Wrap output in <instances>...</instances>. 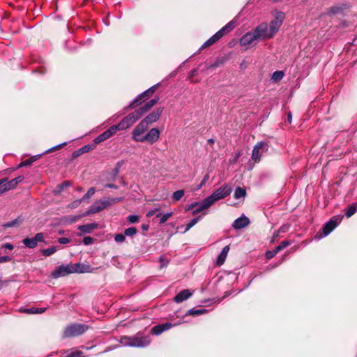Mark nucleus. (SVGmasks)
Listing matches in <instances>:
<instances>
[{
  "mask_svg": "<svg viewBox=\"0 0 357 357\" xmlns=\"http://www.w3.org/2000/svg\"><path fill=\"white\" fill-rule=\"evenodd\" d=\"M284 19V14L282 12H276L275 19L269 24L262 22L254 29L259 40H265L273 38L282 24Z\"/></svg>",
  "mask_w": 357,
  "mask_h": 357,
  "instance_id": "1",
  "label": "nucleus"
},
{
  "mask_svg": "<svg viewBox=\"0 0 357 357\" xmlns=\"http://www.w3.org/2000/svg\"><path fill=\"white\" fill-rule=\"evenodd\" d=\"M116 340L121 346L144 347L151 342L149 336H116Z\"/></svg>",
  "mask_w": 357,
  "mask_h": 357,
  "instance_id": "2",
  "label": "nucleus"
},
{
  "mask_svg": "<svg viewBox=\"0 0 357 357\" xmlns=\"http://www.w3.org/2000/svg\"><path fill=\"white\" fill-rule=\"evenodd\" d=\"M123 197H115V198H106L98 200L95 202L84 213L85 215H88L93 213H97L107 206H111L113 204L118 203L123 200Z\"/></svg>",
  "mask_w": 357,
  "mask_h": 357,
  "instance_id": "3",
  "label": "nucleus"
},
{
  "mask_svg": "<svg viewBox=\"0 0 357 357\" xmlns=\"http://www.w3.org/2000/svg\"><path fill=\"white\" fill-rule=\"evenodd\" d=\"M236 26V22L234 21H230L225 26H224L222 29H220L217 33H215L213 36H211L208 40H207L202 46L201 49L208 47L217 41H218L223 36L229 33L231 30H233Z\"/></svg>",
  "mask_w": 357,
  "mask_h": 357,
  "instance_id": "4",
  "label": "nucleus"
},
{
  "mask_svg": "<svg viewBox=\"0 0 357 357\" xmlns=\"http://www.w3.org/2000/svg\"><path fill=\"white\" fill-rule=\"evenodd\" d=\"M236 26V22L234 21H230L225 26H224L222 29H220L217 33H215L213 36H211L208 40H207L202 46L201 49L208 47L217 41H218L223 36L229 33L231 30H233Z\"/></svg>",
  "mask_w": 357,
  "mask_h": 357,
  "instance_id": "5",
  "label": "nucleus"
},
{
  "mask_svg": "<svg viewBox=\"0 0 357 357\" xmlns=\"http://www.w3.org/2000/svg\"><path fill=\"white\" fill-rule=\"evenodd\" d=\"M142 116V113L138 109H136L128 114L117 125H114V126L116 131L126 130L132 126Z\"/></svg>",
  "mask_w": 357,
  "mask_h": 357,
  "instance_id": "6",
  "label": "nucleus"
},
{
  "mask_svg": "<svg viewBox=\"0 0 357 357\" xmlns=\"http://www.w3.org/2000/svg\"><path fill=\"white\" fill-rule=\"evenodd\" d=\"M231 192V188L225 184L215 190L210 196L206 197V205L212 206L215 202L224 199Z\"/></svg>",
  "mask_w": 357,
  "mask_h": 357,
  "instance_id": "7",
  "label": "nucleus"
},
{
  "mask_svg": "<svg viewBox=\"0 0 357 357\" xmlns=\"http://www.w3.org/2000/svg\"><path fill=\"white\" fill-rule=\"evenodd\" d=\"M89 328L88 325L82 323H75L67 326L64 335H82Z\"/></svg>",
  "mask_w": 357,
  "mask_h": 357,
  "instance_id": "8",
  "label": "nucleus"
},
{
  "mask_svg": "<svg viewBox=\"0 0 357 357\" xmlns=\"http://www.w3.org/2000/svg\"><path fill=\"white\" fill-rule=\"evenodd\" d=\"M147 123L144 122L142 120L137 126L133 129L132 132V138L137 142L142 143V139L145 135V132L148 129Z\"/></svg>",
  "mask_w": 357,
  "mask_h": 357,
  "instance_id": "9",
  "label": "nucleus"
},
{
  "mask_svg": "<svg viewBox=\"0 0 357 357\" xmlns=\"http://www.w3.org/2000/svg\"><path fill=\"white\" fill-rule=\"evenodd\" d=\"M268 144L265 142H258L253 148L252 151V159L255 162H259L261 159V155L268 151Z\"/></svg>",
  "mask_w": 357,
  "mask_h": 357,
  "instance_id": "10",
  "label": "nucleus"
},
{
  "mask_svg": "<svg viewBox=\"0 0 357 357\" xmlns=\"http://www.w3.org/2000/svg\"><path fill=\"white\" fill-rule=\"evenodd\" d=\"M342 216L339 215L333 217L329 221L326 222L322 228L324 236H328L341 222Z\"/></svg>",
  "mask_w": 357,
  "mask_h": 357,
  "instance_id": "11",
  "label": "nucleus"
},
{
  "mask_svg": "<svg viewBox=\"0 0 357 357\" xmlns=\"http://www.w3.org/2000/svg\"><path fill=\"white\" fill-rule=\"evenodd\" d=\"M259 41L255 29L247 32L240 39V45L243 47L248 45H255Z\"/></svg>",
  "mask_w": 357,
  "mask_h": 357,
  "instance_id": "12",
  "label": "nucleus"
},
{
  "mask_svg": "<svg viewBox=\"0 0 357 357\" xmlns=\"http://www.w3.org/2000/svg\"><path fill=\"white\" fill-rule=\"evenodd\" d=\"M38 242H44L46 243L43 233H37L33 238H25L22 240L23 244L31 249L35 248L38 245Z\"/></svg>",
  "mask_w": 357,
  "mask_h": 357,
  "instance_id": "13",
  "label": "nucleus"
},
{
  "mask_svg": "<svg viewBox=\"0 0 357 357\" xmlns=\"http://www.w3.org/2000/svg\"><path fill=\"white\" fill-rule=\"evenodd\" d=\"M160 132L158 128H151L144 136L142 142H147L150 144H153L158 142L160 138Z\"/></svg>",
  "mask_w": 357,
  "mask_h": 357,
  "instance_id": "14",
  "label": "nucleus"
},
{
  "mask_svg": "<svg viewBox=\"0 0 357 357\" xmlns=\"http://www.w3.org/2000/svg\"><path fill=\"white\" fill-rule=\"evenodd\" d=\"M71 273L70 265H61L57 266L54 271L51 273V278L57 279L61 277H64Z\"/></svg>",
  "mask_w": 357,
  "mask_h": 357,
  "instance_id": "15",
  "label": "nucleus"
},
{
  "mask_svg": "<svg viewBox=\"0 0 357 357\" xmlns=\"http://www.w3.org/2000/svg\"><path fill=\"white\" fill-rule=\"evenodd\" d=\"M116 132V130L114 126L109 127L107 130L99 135L97 137L93 139L95 144H98L100 142L105 141L112 136H113Z\"/></svg>",
  "mask_w": 357,
  "mask_h": 357,
  "instance_id": "16",
  "label": "nucleus"
},
{
  "mask_svg": "<svg viewBox=\"0 0 357 357\" xmlns=\"http://www.w3.org/2000/svg\"><path fill=\"white\" fill-rule=\"evenodd\" d=\"M152 93L149 91V89L146 90L141 94L138 95L128 106L127 108L132 109L135 106L141 104L143 101L148 99L149 97L152 96Z\"/></svg>",
  "mask_w": 357,
  "mask_h": 357,
  "instance_id": "17",
  "label": "nucleus"
},
{
  "mask_svg": "<svg viewBox=\"0 0 357 357\" xmlns=\"http://www.w3.org/2000/svg\"><path fill=\"white\" fill-rule=\"evenodd\" d=\"M163 111L162 107H158L151 113H150L149 115H147L142 121L145 123H147V125L151 124L153 123L156 122L160 115L162 114Z\"/></svg>",
  "mask_w": 357,
  "mask_h": 357,
  "instance_id": "18",
  "label": "nucleus"
},
{
  "mask_svg": "<svg viewBox=\"0 0 357 357\" xmlns=\"http://www.w3.org/2000/svg\"><path fill=\"white\" fill-rule=\"evenodd\" d=\"M70 265L71 273H89L91 271V267L90 265L82 264V263H75L74 264Z\"/></svg>",
  "mask_w": 357,
  "mask_h": 357,
  "instance_id": "19",
  "label": "nucleus"
},
{
  "mask_svg": "<svg viewBox=\"0 0 357 357\" xmlns=\"http://www.w3.org/2000/svg\"><path fill=\"white\" fill-rule=\"evenodd\" d=\"M174 326H176V324H172L170 322H166L161 324H158L157 326H153L151 328V335H160L162 333L167 331V330H169V328Z\"/></svg>",
  "mask_w": 357,
  "mask_h": 357,
  "instance_id": "20",
  "label": "nucleus"
},
{
  "mask_svg": "<svg viewBox=\"0 0 357 357\" xmlns=\"http://www.w3.org/2000/svg\"><path fill=\"white\" fill-rule=\"evenodd\" d=\"M250 224V220L248 217L242 215L236 219L232 224V227L236 229L245 228Z\"/></svg>",
  "mask_w": 357,
  "mask_h": 357,
  "instance_id": "21",
  "label": "nucleus"
},
{
  "mask_svg": "<svg viewBox=\"0 0 357 357\" xmlns=\"http://www.w3.org/2000/svg\"><path fill=\"white\" fill-rule=\"evenodd\" d=\"M192 295V292L189 289H183L174 298V301L177 303H181Z\"/></svg>",
  "mask_w": 357,
  "mask_h": 357,
  "instance_id": "22",
  "label": "nucleus"
},
{
  "mask_svg": "<svg viewBox=\"0 0 357 357\" xmlns=\"http://www.w3.org/2000/svg\"><path fill=\"white\" fill-rule=\"evenodd\" d=\"M24 177L23 176H19L9 181L7 180L5 182L6 187L4 188V190H10L14 189L19 183L24 180Z\"/></svg>",
  "mask_w": 357,
  "mask_h": 357,
  "instance_id": "23",
  "label": "nucleus"
},
{
  "mask_svg": "<svg viewBox=\"0 0 357 357\" xmlns=\"http://www.w3.org/2000/svg\"><path fill=\"white\" fill-rule=\"evenodd\" d=\"M159 98H155L145 103L143 106L140 107L137 109L139 112L142 113L143 116L145 113H146L151 108H152L158 101Z\"/></svg>",
  "mask_w": 357,
  "mask_h": 357,
  "instance_id": "24",
  "label": "nucleus"
},
{
  "mask_svg": "<svg viewBox=\"0 0 357 357\" xmlns=\"http://www.w3.org/2000/svg\"><path fill=\"white\" fill-rule=\"evenodd\" d=\"M159 98H155L145 103L143 106L140 107L137 109L139 112L142 113L143 116L145 113H146L151 108H152L158 101Z\"/></svg>",
  "mask_w": 357,
  "mask_h": 357,
  "instance_id": "25",
  "label": "nucleus"
},
{
  "mask_svg": "<svg viewBox=\"0 0 357 357\" xmlns=\"http://www.w3.org/2000/svg\"><path fill=\"white\" fill-rule=\"evenodd\" d=\"M86 355L81 350L71 349L65 351L61 357H85Z\"/></svg>",
  "mask_w": 357,
  "mask_h": 357,
  "instance_id": "26",
  "label": "nucleus"
},
{
  "mask_svg": "<svg viewBox=\"0 0 357 357\" xmlns=\"http://www.w3.org/2000/svg\"><path fill=\"white\" fill-rule=\"evenodd\" d=\"M24 221V219L19 216L13 221L4 223L2 225L3 228H9V227H18Z\"/></svg>",
  "mask_w": 357,
  "mask_h": 357,
  "instance_id": "27",
  "label": "nucleus"
},
{
  "mask_svg": "<svg viewBox=\"0 0 357 357\" xmlns=\"http://www.w3.org/2000/svg\"><path fill=\"white\" fill-rule=\"evenodd\" d=\"M229 250V247L228 245L225 246L220 254L218 255L217 258V264L221 266L224 264L225 259L227 257V253Z\"/></svg>",
  "mask_w": 357,
  "mask_h": 357,
  "instance_id": "28",
  "label": "nucleus"
},
{
  "mask_svg": "<svg viewBox=\"0 0 357 357\" xmlns=\"http://www.w3.org/2000/svg\"><path fill=\"white\" fill-rule=\"evenodd\" d=\"M207 312H208V310L204 309V308H201V309L192 308V309L189 310L185 313V314L186 315H190V316L198 317L199 315L206 314Z\"/></svg>",
  "mask_w": 357,
  "mask_h": 357,
  "instance_id": "29",
  "label": "nucleus"
},
{
  "mask_svg": "<svg viewBox=\"0 0 357 357\" xmlns=\"http://www.w3.org/2000/svg\"><path fill=\"white\" fill-rule=\"evenodd\" d=\"M97 227L96 223H90L86 224L84 225H81L79 227V229L84 234L90 233L91 231H93L94 229Z\"/></svg>",
  "mask_w": 357,
  "mask_h": 357,
  "instance_id": "30",
  "label": "nucleus"
},
{
  "mask_svg": "<svg viewBox=\"0 0 357 357\" xmlns=\"http://www.w3.org/2000/svg\"><path fill=\"white\" fill-rule=\"evenodd\" d=\"M344 9V5L335 6H333V7L330 8L328 10V13H327L329 15H337V14H340V13H342Z\"/></svg>",
  "mask_w": 357,
  "mask_h": 357,
  "instance_id": "31",
  "label": "nucleus"
},
{
  "mask_svg": "<svg viewBox=\"0 0 357 357\" xmlns=\"http://www.w3.org/2000/svg\"><path fill=\"white\" fill-rule=\"evenodd\" d=\"M206 198L203 199L202 202H199V204L197 206H196V208H195V210L192 212V214L196 215V214L202 212V211L208 208L211 206L206 205Z\"/></svg>",
  "mask_w": 357,
  "mask_h": 357,
  "instance_id": "32",
  "label": "nucleus"
},
{
  "mask_svg": "<svg viewBox=\"0 0 357 357\" xmlns=\"http://www.w3.org/2000/svg\"><path fill=\"white\" fill-rule=\"evenodd\" d=\"M357 211V202L350 204L345 210L347 218L351 217Z\"/></svg>",
  "mask_w": 357,
  "mask_h": 357,
  "instance_id": "33",
  "label": "nucleus"
},
{
  "mask_svg": "<svg viewBox=\"0 0 357 357\" xmlns=\"http://www.w3.org/2000/svg\"><path fill=\"white\" fill-rule=\"evenodd\" d=\"M246 190L244 188L237 187L234 190V197L236 199H238L245 197L246 196Z\"/></svg>",
  "mask_w": 357,
  "mask_h": 357,
  "instance_id": "34",
  "label": "nucleus"
},
{
  "mask_svg": "<svg viewBox=\"0 0 357 357\" xmlns=\"http://www.w3.org/2000/svg\"><path fill=\"white\" fill-rule=\"evenodd\" d=\"M172 215V213L170 212V213H165L163 215H162L161 213H158L156 214V217L157 218H160V224L162 225L165 222H166L168 219Z\"/></svg>",
  "mask_w": 357,
  "mask_h": 357,
  "instance_id": "35",
  "label": "nucleus"
},
{
  "mask_svg": "<svg viewBox=\"0 0 357 357\" xmlns=\"http://www.w3.org/2000/svg\"><path fill=\"white\" fill-rule=\"evenodd\" d=\"M57 250L56 247L52 246L41 250V252L45 257H49L56 252Z\"/></svg>",
  "mask_w": 357,
  "mask_h": 357,
  "instance_id": "36",
  "label": "nucleus"
},
{
  "mask_svg": "<svg viewBox=\"0 0 357 357\" xmlns=\"http://www.w3.org/2000/svg\"><path fill=\"white\" fill-rule=\"evenodd\" d=\"M284 75V74L282 71H275L272 75L271 79L275 82H278L283 78Z\"/></svg>",
  "mask_w": 357,
  "mask_h": 357,
  "instance_id": "37",
  "label": "nucleus"
},
{
  "mask_svg": "<svg viewBox=\"0 0 357 357\" xmlns=\"http://www.w3.org/2000/svg\"><path fill=\"white\" fill-rule=\"evenodd\" d=\"M185 192L183 190H179L174 192L172 195V199L174 201H179L184 195Z\"/></svg>",
  "mask_w": 357,
  "mask_h": 357,
  "instance_id": "38",
  "label": "nucleus"
},
{
  "mask_svg": "<svg viewBox=\"0 0 357 357\" xmlns=\"http://www.w3.org/2000/svg\"><path fill=\"white\" fill-rule=\"evenodd\" d=\"M96 144H95L93 143L91 144L85 145V146L81 147V149H82V153H89V152L93 151L94 149H96Z\"/></svg>",
  "mask_w": 357,
  "mask_h": 357,
  "instance_id": "39",
  "label": "nucleus"
},
{
  "mask_svg": "<svg viewBox=\"0 0 357 357\" xmlns=\"http://www.w3.org/2000/svg\"><path fill=\"white\" fill-rule=\"evenodd\" d=\"M200 219V216L195 218L192 219L185 226V232L188 231L190 228H192L194 225H195L199 220Z\"/></svg>",
  "mask_w": 357,
  "mask_h": 357,
  "instance_id": "40",
  "label": "nucleus"
},
{
  "mask_svg": "<svg viewBox=\"0 0 357 357\" xmlns=\"http://www.w3.org/2000/svg\"><path fill=\"white\" fill-rule=\"evenodd\" d=\"M137 232V230L135 227H129L124 231V235L127 236H133Z\"/></svg>",
  "mask_w": 357,
  "mask_h": 357,
  "instance_id": "41",
  "label": "nucleus"
},
{
  "mask_svg": "<svg viewBox=\"0 0 357 357\" xmlns=\"http://www.w3.org/2000/svg\"><path fill=\"white\" fill-rule=\"evenodd\" d=\"M291 244L290 241H282L277 247H275V251L280 252L286 247L289 246Z\"/></svg>",
  "mask_w": 357,
  "mask_h": 357,
  "instance_id": "42",
  "label": "nucleus"
},
{
  "mask_svg": "<svg viewBox=\"0 0 357 357\" xmlns=\"http://www.w3.org/2000/svg\"><path fill=\"white\" fill-rule=\"evenodd\" d=\"M96 189L94 188H90L87 192L82 197V200L84 201L86 199H88L91 198L95 193Z\"/></svg>",
  "mask_w": 357,
  "mask_h": 357,
  "instance_id": "43",
  "label": "nucleus"
},
{
  "mask_svg": "<svg viewBox=\"0 0 357 357\" xmlns=\"http://www.w3.org/2000/svg\"><path fill=\"white\" fill-rule=\"evenodd\" d=\"M33 162V158H29L28 160H26L24 161H22L21 162L19 165H18V168H21V167H27V166H29L31 165L32 163Z\"/></svg>",
  "mask_w": 357,
  "mask_h": 357,
  "instance_id": "44",
  "label": "nucleus"
},
{
  "mask_svg": "<svg viewBox=\"0 0 357 357\" xmlns=\"http://www.w3.org/2000/svg\"><path fill=\"white\" fill-rule=\"evenodd\" d=\"M6 181H7V178H3L0 179V195L8 191V190H4V188L6 187V183H5V182Z\"/></svg>",
  "mask_w": 357,
  "mask_h": 357,
  "instance_id": "45",
  "label": "nucleus"
},
{
  "mask_svg": "<svg viewBox=\"0 0 357 357\" xmlns=\"http://www.w3.org/2000/svg\"><path fill=\"white\" fill-rule=\"evenodd\" d=\"M126 237L123 234H117L115 235L114 240L116 242L121 243L125 241Z\"/></svg>",
  "mask_w": 357,
  "mask_h": 357,
  "instance_id": "46",
  "label": "nucleus"
},
{
  "mask_svg": "<svg viewBox=\"0 0 357 357\" xmlns=\"http://www.w3.org/2000/svg\"><path fill=\"white\" fill-rule=\"evenodd\" d=\"M127 219L130 223H136L139 221V218L137 215H130L127 218Z\"/></svg>",
  "mask_w": 357,
  "mask_h": 357,
  "instance_id": "47",
  "label": "nucleus"
},
{
  "mask_svg": "<svg viewBox=\"0 0 357 357\" xmlns=\"http://www.w3.org/2000/svg\"><path fill=\"white\" fill-rule=\"evenodd\" d=\"M19 312L26 314H34V307L20 308L19 309Z\"/></svg>",
  "mask_w": 357,
  "mask_h": 357,
  "instance_id": "48",
  "label": "nucleus"
},
{
  "mask_svg": "<svg viewBox=\"0 0 357 357\" xmlns=\"http://www.w3.org/2000/svg\"><path fill=\"white\" fill-rule=\"evenodd\" d=\"M82 202H83V201L81 199H80L75 200L74 202H73L72 203L70 204L69 206L71 208H77V207H78L80 205Z\"/></svg>",
  "mask_w": 357,
  "mask_h": 357,
  "instance_id": "49",
  "label": "nucleus"
},
{
  "mask_svg": "<svg viewBox=\"0 0 357 357\" xmlns=\"http://www.w3.org/2000/svg\"><path fill=\"white\" fill-rule=\"evenodd\" d=\"M93 238H91V236H85L83 238V243L86 245H91L93 243Z\"/></svg>",
  "mask_w": 357,
  "mask_h": 357,
  "instance_id": "50",
  "label": "nucleus"
},
{
  "mask_svg": "<svg viewBox=\"0 0 357 357\" xmlns=\"http://www.w3.org/2000/svg\"><path fill=\"white\" fill-rule=\"evenodd\" d=\"M70 185V183L68 182V181H64L63 183H61V184H59L57 188H58V192H61L65 188H66L67 186H68Z\"/></svg>",
  "mask_w": 357,
  "mask_h": 357,
  "instance_id": "51",
  "label": "nucleus"
},
{
  "mask_svg": "<svg viewBox=\"0 0 357 357\" xmlns=\"http://www.w3.org/2000/svg\"><path fill=\"white\" fill-rule=\"evenodd\" d=\"M278 252L275 251V248L272 251H268L266 253V257L268 259H271Z\"/></svg>",
  "mask_w": 357,
  "mask_h": 357,
  "instance_id": "52",
  "label": "nucleus"
},
{
  "mask_svg": "<svg viewBox=\"0 0 357 357\" xmlns=\"http://www.w3.org/2000/svg\"><path fill=\"white\" fill-rule=\"evenodd\" d=\"M12 258L9 256H2L0 257V263H5L8 261H10Z\"/></svg>",
  "mask_w": 357,
  "mask_h": 357,
  "instance_id": "53",
  "label": "nucleus"
},
{
  "mask_svg": "<svg viewBox=\"0 0 357 357\" xmlns=\"http://www.w3.org/2000/svg\"><path fill=\"white\" fill-rule=\"evenodd\" d=\"M58 241L61 244H67L70 243V239L66 237H61L59 238Z\"/></svg>",
  "mask_w": 357,
  "mask_h": 357,
  "instance_id": "54",
  "label": "nucleus"
},
{
  "mask_svg": "<svg viewBox=\"0 0 357 357\" xmlns=\"http://www.w3.org/2000/svg\"><path fill=\"white\" fill-rule=\"evenodd\" d=\"M46 310L45 307H34V314H42Z\"/></svg>",
  "mask_w": 357,
  "mask_h": 357,
  "instance_id": "55",
  "label": "nucleus"
},
{
  "mask_svg": "<svg viewBox=\"0 0 357 357\" xmlns=\"http://www.w3.org/2000/svg\"><path fill=\"white\" fill-rule=\"evenodd\" d=\"M158 211H159V208H155L154 209H152L151 211H149L147 213H146V216L147 217H151L153 216V215H155Z\"/></svg>",
  "mask_w": 357,
  "mask_h": 357,
  "instance_id": "56",
  "label": "nucleus"
},
{
  "mask_svg": "<svg viewBox=\"0 0 357 357\" xmlns=\"http://www.w3.org/2000/svg\"><path fill=\"white\" fill-rule=\"evenodd\" d=\"M82 154H83L82 151V149L81 148L79 149L77 151H75L73 153V158H77L79 155H81Z\"/></svg>",
  "mask_w": 357,
  "mask_h": 357,
  "instance_id": "57",
  "label": "nucleus"
},
{
  "mask_svg": "<svg viewBox=\"0 0 357 357\" xmlns=\"http://www.w3.org/2000/svg\"><path fill=\"white\" fill-rule=\"evenodd\" d=\"M2 248L12 250L14 248V246L11 243H6L2 245Z\"/></svg>",
  "mask_w": 357,
  "mask_h": 357,
  "instance_id": "58",
  "label": "nucleus"
},
{
  "mask_svg": "<svg viewBox=\"0 0 357 357\" xmlns=\"http://www.w3.org/2000/svg\"><path fill=\"white\" fill-rule=\"evenodd\" d=\"M66 144V142H63V143H62L61 144H59V145L52 148V149H50L49 150L46 151L45 153H48V152H50L52 150L58 149L61 148V146H64Z\"/></svg>",
  "mask_w": 357,
  "mask_h": 357,
  "instance_id": "59",
  "label": "nucleus"
},
{
  "mask_svg": "<svg viewBox=\"0 0 357 357\" xmlns=\"http://www.w3.org/2000/svg\"><path fill=\"white\" fill-rule=\"evenodd\" d=\"M199 204V202H194V203H192V204H189V205L186 207V210H190V209H192V208H196V206H197Z\"/></svg>",
  "mask_w": 357,
  "mask_h": 357,
  "instance_id": "60",
  "label": "nucleus"
},
{
  "mask_svg": "<svg viewBox=\"0 0 357 357\" xmlns=\"http://www.w3.org/2000/svg\"><path fill=\"white\" fill-rule=\"evenodd\" d=\"M158 86H159V84H156L148 89L149 90V91L151 93H152V94H153L155 93V91H156L157 88L158 87Z\"/></svg>",
  "mask_w": 357,
  "mask_h": 357,
  "instance_id": "61",
  "label": "nucleus"
},
{
  "mask_svg": "<svg viewBox=\"0 0 357 357\" xmlns=\"http://www.w3.org/2000/svg\"><path fill=\"white\" fill-rule=\"evenodd\" d=\"M105 188H113V189H118V186L113 183H108L105 185Z\"/></svg>",
  "mask_w": 357,
  "mask_h": 357,
  "instance_id": "62",
  "label": "nucleus"
},
{
  "mask_svg": "<svg viewBox=\"0 0 357 357\" xmlns=\"http://www.w3.org/2000/svg\"><path fill=\"white\" fill-rule=\"evenodd\" d=\"M220 63L218 61L215 62L214 63L208 66V68H214L219 66Z\"/></svg>",
  "mask_w": 357,
  "mask_h": 357,
  "instance_id": "63",
  "label": "nucleus"
},
{
  "mask_svg": "<svg viewBox=\"0 0 357 357\" xmlns=\"http://www.w3.org/2000/svg\"><path fill=\"white\" fill-rule=\"evenodd\" d=\"M287 229H288V227L284 225V226H282L278 230H280V232L284 233L287 231Z\"/></svg>",
  "mask_w": 357,
  "mask_h": 357,
  "instance_id": "64",
  "label": "nucleus"
}]
</instances>
